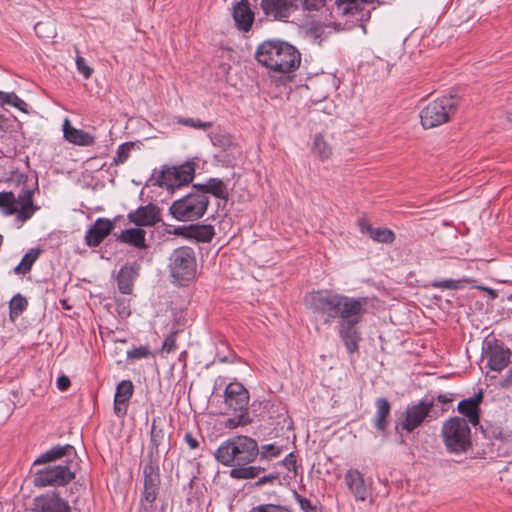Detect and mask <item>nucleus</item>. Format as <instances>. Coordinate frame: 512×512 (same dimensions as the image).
I'll use <instances>...</instances> for the list:
<instances>
[{
	"instance_id": "1",
	"label": "nucleus",
	"mask_w": 512,
	"mask_h": 512,
	"mask_svg": "<svg viewBox=\"0 0 512 512\" xmlns=\"http://www.w3.org/2000/svg\"><path fill=\"white\" fill-rule=\"evenodd\" d=\"M305 304L311 312L330 324L339 318L338 333L348 353L358 350L361 340L357 325L366 313L367 298H354L331 290H317L305 296Z\"/></svg>"
},
{
	"instance_id": "2",
	"label": "nucleus",
	"mask_w": 512,
	"mask_h": 512,
	"mask_svg": "<svg viewBox=\"0 0 512 512\" xmlns=\"http://www.w3.org/2000/svg\"><path fill=\"white\" fill-rule=\"evenodd\" d=\"M259 455L258 442L246 435H236L223 441L216 449L215 459L223 466L230 467L233 479H253L265 468L251 466Z\"/></svg>"
},
{
	"instance_id": "3",
	"label": "nucleus",
	"mask_w": 512,
	"mask_h": 512,
	"mask_svg": "<svg viewBox=\"0 0 512 512\" xmlns=\"http://www.w3.org/2000/svg\"><path fill=\"white\" fill-rule=\"evenodd\" d=\"M255 57L261 65L277 73L294 71L301 62L300 52L293 45L278 40L263 42Z\"/></svg>"
},
{
	"instance_id": "4",
	"label": "nucleus",
	"mask_w": 512,
	"mask_h": 512,
	"mask_svg": "<svg viewBox=\"0 0 512 512\" xmlns=\"http://www.w3.org/2000/svg\"><path fill=\"white\" fill-rule=\"evenodd\" d=\"M39 209L33 202V191H22L18 196L11 191L0 192V212L14 216L17 221L25 222Z\"/></svg>"
},
{
	"instance_id": "5",
	"label": "nucleus",
	"mask_w": 512,
	"mask_h": 512,
	"mask_svg": "<svg viewBox=\"0 0 512 512\" xmlns=\"http://www.w3.org/2000/svg\"><path fill=\"white\" fill-rule=\"evenodd\" d=\"M169 272L179 285L184 286L196 276L197 262L192 248L182 246L173 250L169 257Z\"/></svg>"
},
{
	"instance_id": "6",
	"label": "nucleus",
	"mask_w": 512,
	"mask_h": 512,
	"mask_svg": "<svg viewBox=\"0 0 512 512\" xmlns=\"http://www.w3.org/2000/svg\"><path fill=\"white\" fill-rule=\"evenodd\" d=\"M442 436L451 453L466 452L471 446V431L464 418L453 417L447 420L442 427Z\"/></svg>"
},
{
	"instance_id": "7",
	"label": "nucleus",
	"mask_w": 512,
	"mask_h": 512,
	"mask_svg": "<svg viewBox=\"0 0 512 512\" xmlns=\"http://www.w3.org/2000/svg\"><path fill=\"white\" fill-rule=\"evenodd\" d=\"M457 102L454 96H444L430 102L420 112L422 126L429 129L448 122L455 113Z\"/></svg>"
},
{
	"instance_id": "8",
	"label": "nucleus",
	"mask_w": 512,
	"mask_h": 512,
	"mask_svg": "<svg viewBox=\"0 0 512 512\" xmlns=\"http://www.w3.org/2000/svg\"><path fill=\"white\" fill-rule=\"evenodd\" d=\"M208 206V198L204 194L191 193L173 202L169 211L177 221L188 222L201 218Z\"/></svg>"
},
{
	"instance_id": "9",
	"label": "nucleus",
	"mask_w": 512,
	"mask_h": 512,
	"mask_svg": "<svg viewBox=\"0 0 512 512\" xmlns=\"http://www.w3.org/2000/svg\"><path fill=\"white\" fill-rule=\"evenodd\" d=\"M195 165L186 162L179 166L164 167L157 178V183L173 192L176 188L188 185L194 178Z\"/></svg>"
},
{
	"instance_id": "10",
	"label": "nucleus",
	"mask_w": 512,
	"mask_h": 512,
	"mask_svg": "<svg viewBox=\"0 0 512 512\" xmlns=\"http://www.w3.org/2000/svg\"><path fill=\"white\" fill-rule=\"evenodd\" d=\"M511 351L496 339H486L482 346V360L492 371H501L510 362Z\"/></svg>"
},
{
	"instance_id": "11",
	"label": "nucleus",
	"mask_w": 512,
	"mask_h": 512,
	"mask_svg": "<svg viewBox=\"0 0 512 512\" xmlns=\"http://www.w3.org/2000/svg\"><path fill=\"white\" fill-rule=\"evenodd\" d=\"M74 477L75 474L66 465L47 466L35 473L34 484L37 487L65 486Z\"/></svg>"
},
{
	"instance_id": "12",
	"label": "nucleus",
	"mask_w": 512,
	"mask_h": 512,
	"mask_svg": "<svg viewBox=\"0 0 512 512\" xmlns=\"http://www.w3.org/2000/svg\"><path fill=\"white\" fill-rule=\"evenodd\" d=\"M434 398L431 400L423 399L417 404L407 407L405 418L401 423L402 429L412 432L419 427L426 418H434Z\"/></svg>"
},
{
	"instance_id": "13",
	"label": "nucleus",
	"mask_w": 512,
	"mask_h": 512,
	"mask_svg": "<svg viewBox=\"0 0 512 512\" xmlns=\"http://www.w3.org/2000/svg\"><path fill=\"white\" fill-rule=\"evenodd\" d=\"M345 484L356 501H366L372 494V480L365 479L358 469H348L344 475Z\"/></svg>"
},
{
	"instance_id": "14",
	"label": "nucleus",
	"mask_w": 512,
	"mask_h": 512,
	"mask_svg": "<svg viewBox=\"0 0 512 512\" xmlns=\"http://www.w3.org/2000/svg\"><path fill=\"white\" fill-rule=\"evenodd\" d=\"M249 392L240 382L229 383L224 391V403L232 412H249Z\"/></svg>"
},
{
	"instance_id": "15",
	"label": "nucleus",
	"mask_w": 512,
	"mask_h": 512,
	"mask_svg": "<svg viewBox=\"0 0 512 512\" xmlns=\"http://www.w3.org/2000/svg\"><path fill=\"white\" fill-rule=\"evenodd\" d=\"M33 512H70L71 508L57 492H47L34 499Z\"/></svg>"
},
{
	"instance_id": "16",
	"label": "nucleus",
	"mask_w": 512,
	"mask_h": 512,
	"mask_svg": "<svg viewBox=\"0 0 512 512\" xmlns=\"http://www.w3.org/2000/svg\"><path fill=\"white\" fill-rule=\"evenodd\" d=\"M383 3V0H336L337 10L342 15H351L357 21L369 18L370 11H364L367 4Z\"/></svg>"
},
{
	"instance_id": "17",
	"label": "nucleus",
	"mask_w": 512,
	"mask_h": 512,
	"mask_svg": "<svg viewBox=\"0 0 512 512\" xmlns=\"http://www.w3.org/2000/svg\"><path fill=\"white\" fill-rule=\"evenodd\" d=\"M134 393V385L130 380H122L118 383L114 395V413L117 417L127 414L130 399Z\"/></svg>"
},
{
	"instance_id": "18",
	"label": "nucleus",
	"mask_w": 512,
	"mask_h": 512,
	"mask_svg": "<svg viewBox=\"0 0 512 512\" xmlns=\"http://www.w3.org/2000/svg\"><path fill=\"white\" fill-rule=\"evenodd\" d=\"M261 8L268 17L284 19L294 10V3L293 0H262Z\"/></svg>"
},
{
	"instance_id": "19",
	"label": "nucleus",
	"mask_w": 512,
	"mask_h": 512,
	"mask_svg": "<svg viewBox=\"0 0 512 512\" xmlns=\"http://www.w3.org/2000/svg\"><path fill=\"white\" fill-rule=\"evenodd\" d=\"M128 217L133 224H157L162 221L161 210L152 203L140 206L134 212L129 213Z\"/></svg>"
},
{
	"instance_id": "20",
	"label": "nucleus",
	"mask_w": 512,
	"mask_h": 512,
	"mask_svg": "<svg viewBox=\"0 0 512 512\" xmlns=\"http://www.w3.org/2000/svg\"><path fill=\"white\" fill-rule=\"evenodd\" d=\"M214 226H176L174 234L195 242H210L214 236Z\"/></svg>"
},
{
	"instance_id": "21",
	"label": "nucleus",
	"mask_w": 512,
	"mask_h": 512,
	"mask_svg": "<svg viewBox=\"0 0 512 512\" xmlns=\"http://www.w3.org/2000/svg\"><path fill=\"white\" fill-rule=\"evenodd\" d=\"M482 399L483 392L480 390L474 397L464 399L458 403L457 409L460 414L467 417V423L470 422L474 426L479 423V405Z\"/></svg>"
},
{
	"instance_id": "22",
	"label": "nucleus",
	"mask_w": 512,
	"mask_h": 512,
	"mask_svg": "<svg viewBox=\"0 0 512 512\" xmlns=\"http://www.w3.org/2000/svg\"><path fill=\"white\" fill-rule=\"evenodd\" d=\"M75 454V449L70 444L55 445L51 449L41 453L33 462L34 466L54 462L63 457H70Z\"/></svg>"
},
{
	"instance_id": "23",
	"label": "nucleus",
	"mask_w": 512,
	"mask_h": 512,
	"mask_svg": "<svg viewBox=\"0 0 512 512\" xmlns=\"http://www.w3.org/2000/svg\"><path fill=\"white\" fill-rule=\"evenodd\" d=\"M63 135L68 142L75 145L89 146L94 143V137L92 135L71 126L68 119H65L63 123Z\"/></svg>"
},
{
	"instance_id": "24",
	"label": "nucleus",
	"mask_w": 512,
	"mask_h": 512,
	"mask_svg": "<svg viewBox=\"0 0 512 512\" xmlns=\"http://www.w3.org/2000/svg\"><path fill=\"white\" fill-rule=\"evenodd\" d=\"M233 17L240 29L247 31L251 27L254 15L247 1L243 0L234 7Z\"/></svg>"
},
{
	"instance_id": "25",
	"label": "nucleus",
	"mask_w": 512,
	"mask_h": 512,
	"mask_svg": "<svg viewBox=\"0 0 512 512\" xmlns=\"http://www.w3.org/2000/svg\"><path fill=\"white\" fill-rule=\"evenodd\" d=\"M361 233L368 235L373 241L389 244L395 239V234L386 226H360Z\"/></svg>"
},
{
	"instance_id": "26",
	"label": "nucleus",
	"mask_w": 512,
	"mask_h": 512,
	"mask_svg": "<svg viewBox=\"0 0 512 512\" xmlns=\"http://www.w3.org/2000/svg\"><path fill=\"white\" fill-rule=\"evenodd\" d=\"M376 413L374 417V425L380 431H385L388 425V417L390 415L391 405L386 398L380 397L375 402Z\"/></svg>"
},
{
	"instance_id": "27",
	"label": "nucleus",
	"mask_w": 512,
	"mask_h": 512,
	"mask_svg": "<svg viewBox=\"0 0 512 512\" xmlns=\"http://www.w3.org/2000/svg\"><path fill=\"white\" fill-rule=\"evenodd\" d=\"M115 226H90L85 234V243L89 247H97L107 236H109Z\"/></svg>"
},
{
	"instance_id": "28",
	"label": "nucleus",
	"mask_w": 512,
	"mask_h": 512,
	"mask_svg": "<svg viewBox=\"0 0 512 512\" xmlns=\"http://www.w3.org/2000/svg\"><path fill=\"white\" fill-rule=\"evenodd\" d=\"M118 240L132 245L138 249L147 247L145 242V231L139 228H130L124 230L119 236Z\"/></svg>"
},
{
	"instance_id": "29",
	"label": "nucleus",
	"mask_w": 512,
	"mask_h": 512,
	"mask_svg": "<svg viewBox=\"0 0 512 512\" xmlns=\"http://www.w3.org/2000/svg\"><path fill=\"white\" fill-rule=\"evenodd\" d=\"M311 150L312 153L321 161L328 160L333 155V148L331 144L321 134H316L314 136Z\"/></svg>"
},
{
	"instance_id": "30",
	"label": "nucleus",
	"mask_w": 512,
	"mask_h": 512,
	"mask_svg": "<svg viewBox=\"0 0 512 512\" xmlns=\"http://www.w3.org/2000/svg\"><path fill=\"white\" fill-rule=\"evenodd\" d=\"M198 187L202 190L201 194L210 193L220 199H227L228 197L227 185L222 180L211 178L205 184Z\"/></svg>"
},
{
	"instance_id": "31",
	"label": "nucleus",
	"mask_w": 512,
	"mask_h": 512,
	"mask_svg": "<svg viewBox=\"0 0 512 512\" xmlns=\"http://www.w3.org/2000/svg\"><path fill=\"white\" fill-rule=\"evenodd\" d=\"M40 248H31L21 259V262L14 268V272L17 275H23L28 273L33 264L37 261L41 254Z\"/></svg>"
},
{
	"instance_id": "32",
	"label": "nucleus",
	"mask_w": 512,
	"mask_h": 512,
	"mask_svg": "<svg viewBox=\"0 0 512 512\" xmlns=\"http://www.w3.org/2000/svg\"><path fill=\"white\" fill-rule=\"evenodd\" d=\"M133 273L132 267H122L117 276L118 288L123 294H130L133 286Z\"/></svg>"
},
{
	"instance_id": "33",
	"label": "nucleus",
	"mask_w": 512,
	"mask_h": 512,
	"mask_svg": "<svg viewBox=\"0 0 512 512\" xmlns=\"http://www.w3.org/2000/svg\"><path fill=\"white\" fill-rule=\"evenodd\" d=\"M144 475V486L147 485H159L160 484V475H159V467L156 462L149 459V461L145 464L143 468Z\"/></svg>"
},
{
	"instance_id": "34",
	"label": "nucleus",
	"mask_w": 512,
	"mask_h": 512,
	"mask_svg": "<svg viewBox=\"0 0 512 512\" xmlns=\"http://www.w3.org/2000/svg\"><path fill=\"white\" fill-rule=\"evenodd\" d=\"M4 105L13 106L24 113H28L27 103L24 100H22L21 98H19L13 92L9 93V92L0 91V106H4Z\"/></svg>"
},
{
	"instance_id": "35",
	"label": "nucleus",
	"mask_w": 512,
	"mask_h": 512,
	"mask_svg": "<svg viewBox=\"0 0 512 512\" xmlns=\"http://www.w3.org/2000/svg\"><path fill=\"white\" fill-rule=\"evenodd\" d=\"M27 305L28 303L26 298H24L20 294L14 296L9 303L10 319L12 321H15L16 318H18L27 308Z\"/></svg>"
},
{
	"instance_id": "36",
	"label": "nucleus",
	"mask_w": 512,
	"mask_h": 512,
	"mask_svg": "<svg viewBox=\"0 0 512 512\" xmlns=\"http://www.w3.org/2000/svg\"><path fill=\"white\" fill-rule=\"evenodd\" d=\"M235 416L228 418L224 422V427L227 429H236L238 427H242L251 423V418L249 417V412H234Z\"/></svg>"
},
{
	"instance_id": "37",
	"label": "nucleus",
	"mask_w": 512,
	"mask_h": 512,
	"mask_svg": "<svg viewBox=\"0 0 512 512\" xmlns=\"http://www.w3.org/2000/svg\"><path fill=\"white\" fill-rule=\"evenodd\" d=\"M36 34L40 38H53L56 35L55 23L52 20L40 21L34 26Z\"/></svg>"
},
{
	"instance_id": "38",
	"label": "nucleus",
	"mask_w": 512,
	"mask_h": 512,
	"mask_svg": "<svg viewBox=\"0 0 512 512\" xmlns=\"http://www.w3.org/2000/svg\"><path fill=\"white\" fill-rule=\"evenodd\" d=\"M17 126L16 117L10 115L5 116L0 114V138L15 131Z\"/></svg>"
},
{
	"instance_id": "39",
	"label": "nucleus",
	"mask_w": 512,
	"mask_h": 512,
	"mask_svg": "<svg viewBox=\"0 0 512 512\" xmlns=\"http://www.w3.org/2000/svg\"><path fill=\"white\" fill-rule=\"evenodd\" d=\"M283 452L281 446L276 445L275 443L265 444L259 447V455L261 459H272L280 456Z\"/></svg>"
},
{
	"instance_id": "40",
	"label": "nucleus",
	"mask_w": 512,
	"mask_h": 512,
	"mask_svg": "<svg viewBox=\"0 0 512 512\" xmlns=\"http://www.w3.org/2000/svg\"><path fill=\"white\" fill-rule=\"evenodd\" d=\"M164 439V431L162 428H159L155 424V420L152 423L151 427V446L152 450H155L158 452V448L161 445L162 441Z\"/></svg>"
},
{
	"instance_id": "41",
	"label": "nucleus",
	"mask_w": 512,
	"mask_h": 512,
	"mask_svg": "<svg viewBox=\"0 0 512 512\" xmlns=\"http://www.w3.org/2000/svg\"><path fill=\"white\" fill-rule=\"evenodd\" d=\"M149 355L150 350L147 346H139L127 351V358L133 360L147 358Z\"/></svg>"
},
{
	"instance_id": "42",
	"label": "nucleus",
	"mask_w": 512,
	"mask_h": 512,
	"mask_svg": "<svg viewBox=\"0 0 512 512\" xmlns=\"http://www.w3.org/2000/svg\"><path fill=\"white\" fill-rule=\"evenodd\" d=\"M249 512H291L284 506L274 505V504H262L256 507H253Z\"/></svg>"
},
{
	"instance_id": "43",
	"label": "nucleus",
	"mask_w": 512,
	"mask_h": 512,
	"mask_svg": "<svg viewBox=\"0 0 512 512\" xmlns=\"http://www.w3.org/2000/svg\"><path fill=\"white\" fill-rule=\"evenodd\" d=\"M433 286L437 287V288H441V289H450V290H457L462 287L461 281L453 280V279H444V280L435 281L433 283Z\"/></svg>"
},
{
	"instance_id": "44",
	"label": "nucleus",
	"mask_w": 512,
	"mask_h": 512,
	"mask_svg": "<svg viewBox=\"0 0 512 512\" xmlns=\"http://www.w3.org/2000/svg\"><path fill=\"white\" fill-rule=\"evenodd\" d=\"M289 472H292V477H296L297 475V462L296 456L293 452L289 453L281 462H280Z\"/></svg>"
},
{
	"instance_id": "45",
	"label": "nucleus",
	"mask_w": 512,
	"mask_h": 512,
	"mask_svg": "<svg viewBox=\"0 0 512 512\" xmlns=\"http://www.w3.org/2000/svg\"><path fill=\"white\" fill-rule=\"evenodd\" d=\"M179 123L185 126H190L195 129H207L211 126V122H202L200 120L193 118L181 119L179 120Z\"/></svg>"
},
{
	"instance_id": "46",
	"label": "nucleus",
	"mask_w": 512,
	"mask_h": 512,
	"mask_svg": "<svg viewBox=\"0 0 512 512\" xmlns=\"http://www.w3.org/2000/svg\"><path fill=\"white\" fill-rule=\"evenodd\" d=\"M176 336L177 332L170 333L164 340L162 345V351L171 353L176 349Z\"/></svg>"
},
{
	"instance_id": "47",
	"label": "nucleus",
	"mask_w": 512,
	"mask_h": 512,
	"mask_svg": "<svg viewBox=\"0 0 512 512\" xmlns=\"http://www.w3.org/2000/svg\"><path fill=\"white\" fill-rule=\"evenodd\" d=\"M76 66L84 78L88 79L91 76L93 69L86 64L84 58L78 56L76 58Z\"/></svg>"
},
{
	"instance_id": "48",
	"label": "nucleus",
	"mask_w": 512,
	"mask_h": 512,
	"mask_svg": "<svg viewBox=\"0 0 512 512\" xmlns=\"http://www.w3.org/2000/svg\"><path fill=\"white\" fill-rule=\"evenodd\" d=\"M159 485L144 486V500L148 503H153L158 494Z\"/></svg>"
},
{
	"instance_id": "49",
	"label": "nucleus",
	"mask_w": 512,
	"mask_h": 512,
	"mask_svg": "<svg viewBox=\"0 0 512 512\" xmlns=\"http://www.w3.org/2000/svg\"><path fill=\"white\" fill-rule=\"evenodd\" d=\"M130 147L128 145H121L117 150L115 162L117 164L124 163L129 157Z\"/></svg>"
},
{
	"instance_id": "50",
	"label": "nucleus",
	"mask_w": 512,
	"mask_h": 512,
	"mask_svg": "<svg viewBox=\"0 0 512 512\" xmlns=\"http://www.w3.org/2000/svg\"><path fill=\"white\" fill-rule=\"evenodd\" d=\"M295 498H296L297 502L299 503L301 509L304 510L305 512H311L314 509L310 500L302 497L301 495H299L297 493H295Z\"/></svg>"
},
{
	"instance_id": "51",
	"label": "nucleus",
	"mask_w": 512,
	"mask_h": 512,
	"mask_svg": "<svg viewBox=\"0 0 512 512\" xmlns=\"http://www.w3.org/2000/svg\"><path fill=\"white\" fill-rule=\"evenodd\" d=\"M302 2L305 9L317 10L324 5L325 0H302Z\"/></svg>"
},
{
	"instance_id": "52",
	"label": "nucleus",
	"mask_w": 512,
	"mask_h": 512,
	"mask_svg": "<svg viewBox=\"0 0 512 512\" xmlns=\"http://www.w3.org/2000/svg\"><path fill=\"white\" fill-rule=\"evenodd\" d=\"M278 477H279V474H278V473H270V474H268V475H265V476L260 477V478L256 481L255 485H256V486H262V485H264V484H266V483H273L275 480H277V479H278Z\"/></svg>"
},
{
	"instance_id": "53",
	"label": "nucleus",
	"mask_w": 512,
	"mask_h": 512,
	"mask_svg": "<svg viewBox=\"0 0 512 512\" xmlns=\"http://www.w3.org/2000/svg\"><path fill=\"white\" fill-rule=\"evenodd\" d=\"M71 382H70V379L63 375V376H60L58 377L57 379V388L60 390V391H65L69 388Z\"/></svg>"
},
{
	"instance_id": "54",
	"label": "nucleus",
	"mask_w": 512,
	"mask_h": 512,
	"mask_svg": "<svg viewBox=\"0 0 512 512\" xmlns=\"http://www.w3.org/2000/svg\"><path fill=\"white\" fill-rule=\"evenodd\" d=\"M184 440L191 449H196L199 447L198 439L195 438L190 432L185 434Z\"/></svg>"
},
{
	"instance_id": "55",
	"label": "nucleus",
	"mask_w": 512,
	"mask_h": 512,
	"mask_svg": "<svg viewBox=\"0 0 512 512\" xmlns=\"http://www.w3.org/2000/svg\"><path fill=\"white\" fill-rule=\"evenodd\" d=\"M437 400L442 404H447L452 401V396L451 394H439L437 395Z\"/></svg>"
},
{
	"instance_id": "56",
	"label": "nucleus",
	"mask_w": 512,
	"mask_h": 512,
	"mask_svg": "<svg viewBox=\"0 0 512 512\" xmlns=\"http://www.w3.org/2000/svg\"><path fill=\"white\" fill-rule=\"evenodd\" d=\"M236 359V355L231 353L229 356H219V361L222 363H232Z\"/></svg>"
},
{
	"instance_id": "57",
	"label": "nucleus",
	"mask_w": 512,
	"mask_h": 512,
	"mask_svg": "<svg viewBox=\"0 0 512 512\" xmlns=\"http://www.w3.org/2000/svg\"><path fill=\"white\" fill-rule=\"evenodd\" d=\"M228 142H229V139H224V141H222L220 136H215L212 138V143L214 145H223L224 146Z\"/></svg>"
},
{
	"instance_id": "58",
	"label": "nucleus",
	"mask_w": 512,
	"mask_h": 512,
	"mask_svg": "<svg viewBox=\"0 0 512 512\" xmlns=\"http://www.w3.org/2000/svg\"><path fill=\"white\" fill-rule=\"evenodd\" d=\"M94 224L100 225V224H113L109 219L104 218H98Z\"/></svg>"
},
{
	"instance_id": "59",
	"label": "nucleus",
	"mask_w": 512,
	"mask_h": 512,
	"mask_svg": "<svg viewBox=\"0 0 512 512\" xmlns=\"http://www.w3.org/2000/svg\"><path fill=\"white\" fill-rule=\"evenodd\" d=\"M506 118H507V120H508L510 123H512V110H511V111H509V112H507V114H506Z\"/></svg>"
},
{
	"instance_id": "60",
	"label": "nucleus",
	"mask_w": 512,
	"mask_h": 512,
	"mask_svg": "<svg viewBox=\"0 0 512 512\" xmlns=\"http://www.w3.org/2000/svg\"><path fill=\"white\" fill-rule=\"evenodd\" d=\"M508 379H512V367L507 372Z\"/></svg>"
}]
</instances>
